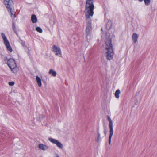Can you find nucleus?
<instances>
[{
	"label": "nucleus",
	"mask_w": 157,
	"mask_h": 157,
	"mask_svg": "<svg viewBox=\"0 0 157 157\" xmlns=\"http://www.w3.org/2000/svg\"><path fill=\"white\" fill-rule=\"evenodd\" d=\"M94 5V0H86L85 5V9L84 12L86 17V34L87 37L91 30V21L90 17L93 15Z\"/></svg>",
	"instance_id": "obj_1"
},
{
	"label": "nucleus",
	"mask_w": 157,
	"mask_h": 157,
	"mask_svg": "<svg viewBox=\"0 0 157 157\" xmlns=\"http://www.w3.org/2000/svg\"><path fill=\"white\" fill-rule=\"evenodd\" d=\"M111 38L107 40L105 42V48L107 51L106 57L109 60L112 59L114 55L113 50V44Z\"/></svg>",
	"instance_id": "obj_2"
},
{
	"label": "nucleus",
	"mask_w": 157,
	"mask_h": 157,
	"mask_svg": "<svg viewBox=\"0 0 157 157\" xmlns=\"http://www.w3.org/2000/svg\"><path fill=\"white\" fill-rule=\"evenodd\" d=\"M107 119L109 122V144L110 145L111 144V138L113 133V124L112 120L109 116H107Z\"/></svg>",
	"instance_id": "obj_3"
},
{
	"label": "nucleus",
	"mask_w": 157,
	"mask_h": 157,
	"mask_svg": "<svg viewBox=\"0 0 157 157\" xmlns=\"http://www.w3.org/2000/svg\"><path fill=\"white\" fill-rule=\"evenodd\" d=\"M52 51L55 53L56 55L59 57L62 56V52L60 48L55 45L53 46Z\"/></svg>",
	"instance_id": "obj_4"
},
{
	"label": "nucleus",
	"mask_w": 157,
	"mask_h": 157,
	"mask_svg": "<svg viewBox=\"0 0 157 157\" xmlns=\"http://www.w3.org/2000/svg\"><path fill=\"white\" fill-rule=\"evenodd\" d=\"M48 140L51 143L56 144L60 148L62 149L63 147L62 144L58 140L52 138H49Z\"/></svg>",
	"instance_id": "obj_5"
},
{
	"label": "nucleus",
	"mask_w": 157,
	"mask_h": 157,
	"mask_svg": "<svg viewBox=\"0 0 157 157\" xmlns=\"http://www.w3.org/2000/svg\"><path fill=\"white\" fill-rule=\"evenodd\" d=\"M4 3L7 10L12 9L13 7V3L12 0H4Z\"/></svg>",
	"instance_id": "obj_6"
},
{
	"label": "nucleus",
	"mask_w": 157,
	"mask_h": 157,
	"mask_svg": "<svg viewBox=\"0 0 157 157\" xmlns=\"http://www.w3.org/2000/svg\"><path fill=\"white\" fill-rule=\"evenodd\" d=\"M7 65L10 69H12L11 68L12 67H14L16 66L14 60L13 59H9L7 63Z\"/></svg>",
	"instance_id": "obj_7"
},
{
	"label": "nucleus",
	"mask_w": 157,
	"mask_h": 157,
	"mask_svg": "<svg viewBox=\"0 0 157 157\" xmlns=\"http://www.w3.org/2000/svg\"><path fill=\"white\" fill-rule=\"evenodd\" d=\"M138 39V36L136 33H133L132 36V39L133 43H136Z\"/></svg>",
	"instance_id": "obj_8"
},
{
	"label": "nucleus",
	"mask_w": 157,
	"mask_h": 157,
	"mask_svg": "<svg viewBox=\"0 0 157 157\" xmlns=\"http://www.w3.org/2000/svg\"><path fill=\"white\" fill-rule=\"evenodd\" d=\"M4 43L6 46L7 49L10 52H11L12 51V49L10 44L9 41H7Z\"/></svg>",
	"instance_id": "obj_9"
},
{
	"label": "nucleus",
	"mask_w": 157,
	"mask_h": 157,
	"mask_svg": "<svg viewBox=\"0 0 157 157\" xmlns=\"http://www.w3.org/2000/svg\"><path fill=\"white\" fill-rule=\"evenodd\" d=\"M38 147L40 149L43 150H45L48 148V146L42 144H40L39 145Z\"/></svg>",
	"instance_id": "obj_10"
},
{
	"label": "nucleus",
	"mask_w": 157,
	"mask_h": 157,
	"mask_svg": "<svg viewBox=\"0 0 157 157\" xmlns=\"http://www.w3.org/2000/svg\"><path fill=\"white\" fill-rule=\"evenodd\" d=\"M112 26V21L109 20L106 25V27L108 29H109Z\"/></svg>",
	"instance_id": "obj_11"
},
{
	"label": "nucleus",
	"mask_w": 157,
	"mask_h": 157,
	"mask_svg": "<svg viewBox=\"0 0 157 157\" xmlns=\"http://www.w3.org/2000/svg\"><path fill=\"white\" fill-rule=\"evenodd\" d=\"M31 20L33 23H36L37 21V19L35 15L33 14L31 17Z\"/></svg>",
	"instance_id": "obj_12"
},
{
	"label": "nucleus",
	"mask_w": 157,
	"mask_h": 157,
	"mask_svg": "<svg viewBox=\"0 0 157 157\" xmlns=\"http://www.w3.org/2000/svg\"><path fill=\"white\" fill-rule=\"evenodd\" d=\"M36 81L37 82V83L38 84V86L39 87H41L42 85L41 79H40V77L38 76H36Z\"/></svg>",
	"instance_id": "obj_13"
},
{
	"label": "nucleus",
	"mask_w": 157,
	"mask_h": 157,
	"mask_svg": "<svg viewBox=\"0 0 157 157\" xmlns=\"http://www.w3.org/2000/svg\"><path fill=\"white\" fill-rule=\"evenodd\" d=\"M101 139L100 136V134L99 132L97 133V137L95 139V141L98 143L101 141Z\"/></svg>",
	"instance_id": "obj_14"
},
{
	"label": "nucleus",
	"mask_w": 157,
	"mask_h": 157,
	"mask_svg": "<svg viewBox=\"0 0 157 157\" xmlns=\"http://www.w3.org/2000/svg\"><path fill=\"white\" fill-rule=\"evenodd\" d=\"M120 94V91L119 90H117L115 93V95L116 98H118L119 97V94Z\"/></svg>",
	"instance_id": "obj_15"
},
{
	"label": "nucleus",
	"mask_w": 157,
	"mask_h": 157,
	"mask_svg": "<svg viewBox=\"0 0 157 157\" xmlns=\"http://www.w3.org/2000/svg\"><path fill=\"white\" fill-rule=\"evenodd\" d=\"M11 68L12 69H10L11 71L14 73H16L18 70V68L17 67V66H16V67H12Z\"/></svg>",
	"instance_id": "obj_16"
},
{
	"label": "nucleus",
	"mask_w": 157,
	"mask_h": 157,
	"mask_svg": "<svg viewBox=\"0 0 157 157\" xmlns=\"http://www.w3.org/2000/svg\"><path fill=\"white\" fill-rule=\"evenodd\" d=\"M49 73L50 74H52V75L54 77H55L56 76V72L52 69L50 70Z\"/></svg>",
	"instance_id": "obj_17"
},
{
	"label": "nucleus",
	"mask_w": 157,
	"mask_h": 157,
	"mask_svg": "<svg viewBox=\"0 0 157 157\" xmlns=\"http://www.w3.org/2000/svg\"><path fill=\"white\" fill-rule=\"evenodd\" d=\"M12 9H8L7 10L10 13V14L11 17L14 18L16 17V16L15 14L13 15L12 11Z\"/></svg>",
	"instance_id": "obj_18"
},
{
	"label": "nucleus",
	"mask_w": 157,
	"mask_h": 157,
	"mask_svg": "<svg viewBox=\"0 0 157 157\" xmlns=\"http://www.w3.org/2000/svg\"><path fill=\"white\" fill-rule=\"evenodd\" d=\"M1 34H2V37L4 43L6 42L7 41H8V40L7 39L6 37L5 34L3 33H2Z\"/></svg>",
	"instance_id": "obj_19"
},
{
	"label": "nucleus",
	"mask_w": 157,
	"mask_h": 157,
	"mask_svg": "<svg viewBox=\"0 0 157 157\" xmlns=\"http://www.w3.org/2000/svg\"><path fill=\"white\" fill-rule=\"evenodd\" d=\"M12 29L13 31H14V33L17 34V32L16 31V27L15 25V24L13 22L12 23Z\"/></svg>",
	"instance_id": "obj_20"
},
{
	"label": "nucleus",
	"mask_w": 157,
	"mask_h": 157,
	"mask_svg": "<svg viewBox=\"0 0 157 157\" xmlns=\"http://www.w3.org/2000/svg\"><path fill=\"white\" fill-rule=\"evenodd\" d=\"M36 30L37 32H39L40 33H42L43 32L42 29H41L40 27H37L36 28Z\"/></svg>",
	"instance_id": "obj_21"
},
{
	"label": "nucleus",
	"mask_w": 157,
	"mask_h": 157,
	"mask_svg": "<svg viewBox=\"0 0 157 157\" xmlns=\"http://www.w3.org/2000/svg\"><path fill=\"white\" fill-rule=\"evenodd\" d=\"M145 4V5H149L150 3V0H144Z\"/></svg>",
	"instance_id": "obj_22"
},
{
	"label": "nucleus",
	"mask_w": 157,
	"mask_h": 157,
	"mask_svg": "<svg viewBox=\"0 0 157 157\" xmlns=\"http://www.w3.org/2000/svg\"><path fill=\"white\" fill-rule=\"evenodd\" d=\"M8 59L7 57H5L4 58V61L5 62V63H7H7L8 62Z\"/></svg>",
	"instance_id": "obj_23"
},
{
	"label": "nucleus",
	"mask_w": 157,
	"mask_h": 157,
	"mask_svg": "<svg viewBox=\"0 0 157 157\" xmlns=\"http://www.w3.org/2000/svg\"><path fill=\"white\" fill-rule=\"evenodd\" d=\"M103 132L105 135V136L107 134V130L106 129V127L105 126L104 127V131Z\"/></svg>",
	"instance_id": "obj_24"
},
{
	"label": "nucleus",
	"mask_w": 157,
	"mask_h": 157,
	"mask_svg": "<svg viewBox=\"0 0 157 157\" xmlns=\"http://www.w3.org/2000/svg\"><path fill=\"white\" fill-rule=\"evenodd\" d=\"M14 82H10L9 83V84L10 86H12L14 85Z\"/></svg>",
	"instance_id": "obj_25"
},
{
	"label": "nucleus",
	"mask_w": 157,
	"mask_h": 157,
	"mask_svg": "<svg viewBox=\"0 0 157 157\" xmlns=\"http://www.w3.org/2000/svg\"><path fill=\"white\" fill-rule=\"evenodd\" d=\"M99 128L98 127V128H97V133H98V132H99Z\"/></svg>",
	"instance_id": "obj_26"
},
{
	"label": "nucleus",
	"mask_w": 157,
	"mask_h": 157,
	"mask_svg": "<svg viewBox=\"0 0 157 157\" xmlns=\"http://www.w3.org/2000/svg\"><path fill=\"white\" fill-rule=\"evenodd\" d=\"M55 157H60L59 156V155L58 154H56V156H55Z\"/></svg>",
	"instance_id": "obj_27"
},
{
	"label": "nucleus",
	"mask_w": 157,
	"mask_h": 157,
	"mask_svg": "<svg viewBox=\"0 0 157 157\" xmlns=\"http://www.w3.org/2000/svg\"><path fill=\"white\" fill-rule=\"evenodd\" d=\"M22 44L23 45V46H24L25 45V43H22Z\"/></svg>",
	"instance_id": "obj_28"
},
{
	"label": "nucleus",
	"mask_w": 157,
	"mask_h": 157,
	"mask_svg": "<svg viewBox=\"0 0 157 157\" xmlns=\"http://www.w3.org/2000/svg\"><path fill=\"white\" fill-rule=\"evenodd\" d=\"M138 0L140 2H142L143 1V0Z\"/></svg>",
	"instance_id": "obj_29"
},
{
	"label": "nucleus",
	"mask_w": 157,
	"mask_h": 157,
	"mask_svg": "<svg viewBox=\"0 0 157 157\" xmlns=\"http://www.w3.org/2000/svg\"><path fill=\"white\" fill-rule=\"evenodd\" d=\"M101 30H102V28H101Z\"/></svg>",
	"instance_id": "obj_30"
}]
</instances>
